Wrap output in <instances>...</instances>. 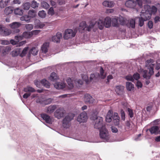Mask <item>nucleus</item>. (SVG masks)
I'll list each match as a JSON object with an SVG mask.
<instances>
[{"mask_svg":"<svg viewBox=\"0 0 160 160\" xmlns=\"http://www.w3.org/2000/svg\"><path fill=\"white\" fill-rule=\"evenodd\" d=\"M150 9V6L149 5H145L144 6V10H142L141 12L140 16L146 20H148L151 18L152 15L149 10Z\"/></svg>","mask_w":160,"mask_h":160,"instance_id":"f257e3e1","label":"nucleus"},{"mask_svg":"<svg viewBox=\"0 0 160 160\" xmlns=\"http://www.w3.org/2000/svg\"><path fill=\"white\" fill-rule=\"evenodd\" d=\"M75 114L73 113H69L63 118L62 121V125L64 128H68L69 126V122L73 119Z\"/></svg>","mask_w":160,"mask_h":160,"instance_id":"f03ea898","label":"nucleus"},{"mask_svg":"<svg viewBox=\"0 0 160 160\" xmlns=\"http://www.w3.org/2000/svg\"><path fill=\"white\" fill-rule=\"evenodd\" d=\"M103 118L101 117H98L95 120L94 128L96 129H99L102 128L103 127H105V125L103 124Z\"/></svg>","mask_w":160,"mask_h":160,"instance_id":"7ed1b4c3","label":"nucleus"},{"mask_svg":"<svg viewBox=\"0 0 160 160\" xmlns=\"http://www.w3.org/2000/svg\"><path fill=\"white\" fill-rule=\"evenodd\" d=\"M99 131V135L101 138L106 141L109 139V135L108 131L106 128L105 127H103L102 128L100 129Z\"/></svg>","mask_w":160,"mask_h":160,"instance_id":"20e7f679","label":"nucleus"},{"mask_svg":"<svg viewBox=\"0 0 160 160\" xmlns=\"http://www.w3.org/2000/svg\"><path fill=\"white\" fill-rule=\"evenodd\" d=\"M65 113V111L64 108L63 107H60L57 109L54 112V116L58 119H60L63 117Z\"/></svg>","mask_w":160,"mask_h":160,"instance_id":"39448f33","label":"nucleus"},{"mask_svg":"<svg viewBox=\"0 0 160 160\" xmlns=\"http://www.w3.org/2000/svg\"><path fill=\"white\" fill-rule=\"evenodd\" d=\"M76 33V31H73L71 29H68L65 32L64 38L65 39H68L69 38H71L75 36Z\"/></svg>","mask_w":160,"mask_h":160,"instance_id":"423d86ee","label":"nucleus"},{"mask_svg":"<svg viewBox=\"0 0 160 160\" xmlns=\"http://www.w3.org/2000/svg\"><path fill=\"white\" fill-rule=\"evenodd\" d=\"M88 119L87 113L85 112L81 113L78 117L77 121L80 123L86 122Z\"/></svg>","mask_w":160,"mask_h":160,"instance_id":"0eeeda50","label":"nucleus"},{"mask_svg":"<svg viewBox=\"0 0 160 160\" xmlns=\"http://www.w3.org/2000/svg\"><path fill=\"white\" fill-rule=\"evenodd\" d=\"M40 116L47 123L52 124V119L50 116L47 115V114L44 113L41 114Z\"/></svg>","mask_w":160,"mask_h":160,"instance_id":"6e6552de","label":"nucleus"},{"mask_svg":"<svg viewBox=\"0 0 160 160\" xmlns=\"http://www.w3.org/2000/svg\"><path fill=\"white\" fill-rule=\"evenodd\" d=\"M62 38V33L59 32H58L56 33V36H53L52 37V40L54 42L58 43L60 42V39Z\"/></svg>","mask_w":160,"mask_h":160,"instance_id":"1a4fd4ad","label":"nucleus"},{"mask_svg":"<svg viewBox=\"0 0 160 160\" xmlns=\"http://www.w3.org/2000/svg\"><path fill=\"white\" fill-rule=\"evenodd\" d=\"M136 5V2L133 0H129L126 2L125 5L126 7L131 8H134Z\"/></svg>","mask_w":160,"mask_h":160,"instance_id":"9d476101","label":"nucleus"},{"mask_svg":"<svg viewBox=\"0 0 160 160\" xmlns=\"http://www.w3.org/2000/svg\"><path fill=\"white\" fill-rule=\"evenodd\" d=\"M54 86L57 89H63L66 87V84L63 82H58L54 84Z\"/></svg>","mask_w":160,"mask_h":160,"instance_id":"9b49d317","label":"nucleus"},{"mask_svg":"<svg viewBox=\"0 0 160 160\" xmlns=\"http://www.w3.org/2000/svg\"><path fill=\"white\" fill-rule=\"evenodd\" d=\"M113 1L110 0H105L102 3L103 5L106 7L112 8L114 5Z\"/></svg>","mask_w":160,"mask_h":160,"instance_id":"f8f14e48","label":"nucleus"},{"mask_svg":"<svg viewBox=\"0 0 160 160\" xmlns=\"http://www.w3.org/2000/svg\"><path fill=\"white\" fill-rule=\"evenodd\" d=\"M124 87L122 86H117L115 87V91L118 94L121 95L124 92Z\"/></svg>","mask_w":160,"mask_h":160,"instance_id":"ddd939ff","label":"nucleus"},{"mask_svg":"<svg viewBox=\"0 0 160 160\" xmlns=\"http://www.w3.org/2000/svg\"><path fill=\"white\" fill-rule=\"evenodd\" d=\"M84 101L86 103H92L93 99L92 96L88 94H85L84 95Z\"/></svg>","mask_w":160,"mask_h":160,"instance_id":"4468645a","label":"nucleus"},{"mask_svg":"<svg viewBox=\"0 0 160 160\" xmlns=\"http://www.w3.org/2000/svg\"><path fill=\"white\" fill-rule=\"evenodd\" d=\"M159 128L157 126H153L150 128L149 130L151 134H155L158 133V131Z\"/></svg>","mask_w":160,"mask_h":160,"instance_id":"2eb2a0df","label":"nucleus"},{"mask_svg":"<svg viewBox=\"0 0 160 160\" xmlns=\"http://www.w3.org/2000/svg\"><path fill=\"white\" fill-rule=\"evenodd\" d=\"M113 112L112 111L109 110L108 112L106 118V121L107 122H110L112 119Z\"/></svg>","mask_w":160,"mask_h":160,"instance_id":"dca6fc26","label":"nucleus"},{"mask_svg":"<svg viewBox=\"0 0 160 160\" xmlns=\"http://www.w3.org/2000/svg\"><path fill=\"white\" fill-rule=\"evenodd\" d=\"M105 26L106 28H109L111 25V18L109 17H106L104 19Z\"/></svg>","mask_w":160,"mask_h":160,"instance_id":"f3484780","label":"nucleus"},{"mask_svg":"<svg viewBox=\"0 0 160 160\" xmlns=\"http://www.w3.org/2000/svg\"><path fill=\"white\" fill-rule=\"evenodd\" d=\"M11 50V47L9 46H7L6 47L2 46V53L3 54H5L9 52Z\"/></svg>","mask_w":160,"mask_h":160,"instance_id":"a211bd4d","label":"nucleus"},{"mask_svg":"<svg viewBox=\"0 0 160 160\" xmlns=\"http://www.w3.org/2000/svg\"><path fill=\"white\" fill-rule=\"evenodd\" d=\"M126 88L128 90L132 91L134 89V85L131 82H127L126 83Z\"/></svg>","mask_w":160,"mask_h":160,"instance_id":"6ab92c4d","label":"nucleus"},{"mask_svg":"<svg viewBox=\"0 0 160 160\" xmlns=\"http://www.w3.org/2000/svg\"><path fill=\"white\" fill-rule=\"evenodd\" d=\"M56 108V105H50L47 108V112L48 113H52Z\"/></svg>","mask_w":160,"mask_h":160,"instance_id":"aec40b11","label":"nucleus"},{"mask_svg":"<svg viewBox=\"0 0 160 160\" xmlns=\"http://www.w3.org/2000/svg\"><path fill=\"white\" fill-rule=\"evenodd\" d=\"M21 24L18 22H14L9 24V27L12 28H17L19 27Z\"/></svg>","mask_w":160,"mask_h":160,"instance_id":"412c9836","label":"nucleus"},{"mask_svg":"<svg viewBox=\"0 0 160 160\" xmlns=\"http://www.w3.org/2000/svg\"><path fill=\"white\" fill-rule=\"evenodd\" d=\"M10 0H1L0 2V7L4 8L8 5Z\"/></svg>","mask_w":160,"mask_h":160,"instance_id":"4be33fe9","label":"nucleus"},{"mask_svg":"<svg viewBox=\"0 0 160 160\" xmlns=\"http://www.w3.org/2000/svg\"><path fill=\"white\" fill-rule=\"evenodd\" d=\"M49 44L48 42H45L43 43L41 48V50L44 53H46L48 50V47Z\"/></svg>","mask_w":160,"mask_h":160,"instance_id":"5701e85b","label":"nucleus"},{"mask_svg":"<svg viewBox=\"0 0 160 160\" xmlns=\"http://www.w3.org/2000/svg\"><path fill=\"white\" fill-rule=\"evenodd\" d=\"M15 39L16 41H15L13 40H10L11 43L13 45H15L17 44V42H18L19 40L22 39V36H16L15 37Z\"/></svg>","mask_w":160,"mask_h":160,"instance_id":"b1692460","label":"nucleus"},{"mask_svg":"<svg viewBox=\"0 0 160 160\" xmlns=\"http://www.w3.org/2000/svg\"><path fill=\"white\" fill-rule=\"evenodd\" d=\"M22 36V38L23 37L25 38H30L32 36V32H25L23 33Z\"/></svg>","mask_w":160,"mask_h":160,"instance_id":"393cba45","label":"nucleus"},{"mask_svg":"<svg viewBox=\"0 0 160 160\" xmlns=\"http://www.w3.org/2000/svg\"><path fill=\"white\" fill-rule=\"evenodd\" d=\"M41 84L47 88H50V83L45 79H42L41 81Z\"/></svg>","mask_w":160,"mask_h":160,"instance_id":"a878e982","label":"nucleus"},{"mask_svg":"<svg viewBox=\"0 0 160 160\" xmlns=\"http://www.w3.org/2000/svg\"><path fill=\"white\" fill-rule=\"evenodd\" d=\"M97 23L98 28L100 30H102L104 26H105V24L103 20L99 19L97 21Z\"/></svg>","mask_w":160,"mask_h":160,"instance_id":"bb28decb","label":"nucleus"},{"mask_svg":"<svg viewBox=\"0 0 160 160\" xmlns=\"http://www.w3.org/2000/svg\"><path fill=\"white\" fill-rule=\"evenodd\" d=\"M11 33V30L7 29L5 27L4 30L0 34L3 36H8L10 35Z\"/></svg>","mask_w":160,"mask_h":160,"instance_id":"cd10ccee","label":"nucleus"},{"mask_svg":"<svg viewBox=\"0 0 160 160\" xmlns=\"http://www.w3.org/2000/svg\"><path fill=\"white\" fill-rule=\"evenodd\" d=\"M23 91L25 92H35V89L32 87H27L24 88Z\"/></svg>","mask_w":160,"mask_h":160,"instance_id":"c85d7f7f","label":"nucleus"},{"mask_svg":"<svg viewBox=\"0 0 160 160\" xmlns=\"http://www.w3.org/2000/svg\"><path fill=\"white\" fill-rule=\"evenodd\" d=\"M13 8L11 7H8L6 8L4 10V12L6 15L12 13L13 12Z\"/></svg>","mask_w":160,"mask_h":160,"instance_id":"c756f323","label":"nucleus"},{"mask_svg":"<svg viewBox=\"0 0 160 160\" xmlns=\"http://www.w3.org/2000/svg\"><path fill=\"white\" fill-rule=\"evenodd\" d=\"M31 19L28 15H25L20 18V20L21 21H25L28 22H30Z\"/></svg>","mask_w":160,"mask_h":160,"instance_id":"7c9ffc66","label":"nucleus"},{"mask_svg":"<svg viewBox=\"0 0 160 160\" xmlns=\"http://www.w3.org/2000/svg\"><path fill=\"white\" fill-rule=\"evenodd\" d=\"M87 26V25L85 22H82L80 23L79 29H82V30H86Z\"/></svg>","mask_w":160,"mask_h":160,"instance_id":"2f4dec72","label":"nucleus"},{"mask_svg":"<svg viewBox=\"0 0 160 160\" xmlns=\"http://www.w3.org/2000/svg\"><path fill=\"white\" fill-rule=\"evenodd\" d=\"M58 78V77L57 74L54 72H52L50 75V76L49 77V79L52 81H54L57 80Z\"/></svg>","mask_w":160,"mask_h":160,"instance_id":"473e14b6","label":"nucleus"},{"mask_svg":"<svg viewBox=\"0 0 160 160\" xmlns=\"http://www.w3.org/2000/svg\"><path fill=\"white\" fill-rule=\"evenodd\" d=\"M143 77L144 78L149 79L150 78V75L147 70H144L142 72Z\"/></svg>","mask_w":160,"mask_h":160,"instance_id":"72a5a7b5","label":"nucleus"},{"mask_svg":"<svg viewBox=\"0 0 160 160\" xmlns=\"http://www.w3.org/2000/svg\"><path fill=\"white\" fill-rule=\"evenodd\" d=\"M28 14L31 18H33L36 16V12L35 10H30L28 12Z\"/></svg>","mask_w":160,"mask_h":160,"instance_id":"f704fd0d","label":"nucleus"},{"mask_svg":"<svg viewBox=\"0 0 160 160\" xmlns=\"http://www.w3.org/2000/svg\"><path fill=\"white\" fill-rule=\"evenodd\" d=\"M39 4V3L33 0L30 3L31 7L33 8H36L38 7Z\"/></svg>","mask_w":160,"mask_h":160,"instance_id":"c9c22d12","label":"nucleus"},{"mask_svg":"<svg viewBox=\"0 0 160 160\" xmlns=\"http://www.w3.org/2000/svg\"><path fill=\"white\" fill-rule=\"evenodd\" d=\"M23 11L19 8H17L14 9V12L15 14L22 15L23 14Z\"/></svg>","mask_w":160,"mask_h":160,"instance_id":"e433bc0d","label":"nucleus"},{"mask_svg":"<svg viewBox=\"0 0 160 160\" xmlns=\"http://www.w3.org/2000/svg\"><path fill=\"white\" fill-rule=\"evenodd\" d=\"M67 82L70 89L73 87L74 85L71 78H68L67 80Z\"/></svg>","mask_w":160,"mask_h":160,"instance_id":"4c0bfd02","label":"nucleus"},{"mask_svg":"<svg viewBox=\"0 0 160 160\" xmlns=\"http://www.w3.org/2000/svg\"><path fill=\"white\" fill-rule=\"evenodd\" d=\"M41 6L44 8L48 9L49 8V5L46 2L43 1L41 2Z\"/></svg>","mask_w":160,"mask_h":160,"instance_id":"58836bf2","label":"nucleus"},{"mask_svg":"<svg viewBox=\"0 0 160 160\" xmlns=\"http://www.w3.org/2000/svg\"><path fill=\"white\" fill-rule=\"evenodd\" d=\"M100 77L101 78L104 79L106 77V74L104 73V70L102 67H101L100 69Z\"/></svg>","mask_w":160,"mask_h":160,"instance_id":"ea45409f","label":"nucleus"},{"mask_svg":"<svg viewBox=\"0 0 160 160\" xmlns=\"http://www.w3.org/2000/svg\"><path fill=\"white\" fill-rule=\"evenodd\" d=\"M95 24V23L91 22L90 23L88 27L87 26L86 30L88 32L90 31L91 29L93 28Z\"/></svg>","mask_w":160,"mask_h":160,"instance_id":"a19ab883","label":"nucleus"},{"mask_svg":"<svg viewBox=\"0 0 160 160\" xmlns=\"http://www.w3.org/2000/svg\"><path fill=\"white\" fill-rule=\"evenodd\" d=\"M153 66L154 64H152L150 65V67L149 68V72H148L150 75V78L151 76L153 74L154 72L153 71Z\"/></svg>","mask_w":160,"mask_h":160,"instance_id":"79ce46f5","label":"nucleus"},{"mask_svg":"<svg viewBox=\"0 0 160 160\" xmlns=\"http://www.w3.org/2000/svg\"><path fill=\"white\" fill-rule=\"evenodd\" d=\"M119 118L118 116V114L117 113H114V116H113L112 119L116 121V125H118L119 123Z\"/></svg>","mask_w":160,"mask_h":160,"instance_id":"37998d69","label":"nucleus"},{"mask_svg":"<svg viewBox=\"0 0 160 160\" xmlns=\"http://www.w3.org/2000/svg\"><path fill=\"white\" fill-rule=\"evenodd\" d=\"M20 52V50L18 49L14 50L12 52V56L13 57L17 56L19 54Z\"/></svg>","mask_w":160,"mask_h":160,"instance_id":"c03bdc74","label":"nucleus"},{"mask_svg":"<svg viewBox=\"0 0 160 160\" xmlns=\"http://www.w3.org/2000/svg\"><path fill=\"white\" fill-rule=\"evenodd\" d=\"M38 15L41 18H44L46 16V13L45 11L42 10L38 12Z\"/></svg>","mask_w":160,"mask_h":160,"instance_id":"a18cd8bd","label":"nucleus"},{"mask_svg":"<svg viewBox=\"0 0 160 160\" xmlns=\"http://www.w3.org/2000/svg\"><path fill=\"white\" fill-rule=\"evenodd\" d=\"M30 3L29 2H26L23 4V7L24 10H28L30 6Z\"/></svg>","mask_w":160,"mask_h":160,"instance_id":"49530a36","label":"nucleus"},{"mask_svg":"<svg viewBox=\"0 0 160 160\" xmlns=\"http://www.w3.org/2000/svg\"><path fill=\"white\" fill-rule=\"evenodd\" d=\"M149 11L151 13V14H155L157 11V8L156 7L153 6L150 9H149Z\"/></svg>","mask_w":160,"mask_h":160,"instance_id":"de8ad7c7","label":"nucleus"},{"mask_svg":"<svg viewBox=\"0 0 160 160\" xmlns=\"http://www.w3.org/2000/svg\"><path fill=\"white\" fill-rule=\"evenodd\" d=\"M135 21L133 19H131L130 20L129 25V27H131L132 28H134L135 27Z\"/></svg>","mask_w":160,"mask_h":160,"instance_id":"09e8293b","label":"nucleus"},{"mask_svg":"<svg viewBox=\"0 0 160 160\" xmlns=\"http://www.w3.org/2000/svg\"><path fill=\"white\" fill-rule=\"evenodd\" d=\"M30 52L34 55H37L38 51L35 47H33L30 50Z\"/></svg>","mask_w":160,"mask_h":160,"instance_id":"8fccbe9b","label":"nucleus"},{"mask_svg":"<svg viewBox=\"0 0 160 160\" xmlns=\"http://www.w3.org/2000/svg\"><path fill=\"white\" fill-rule=\"evenodd\" d=\"M112 24L113 26L116 27H118L119 26L118 21L116 19H114L112 20Z\"/></svg>","mask_w":160,"mask_h":160,"instance_id":"3c124183","label":"nucleus"},{"mask_svg":"<svg viewBox=\"0 0 160 160\" xmlns=\"http://www.w3.org/2000/svg\"><path fill=\"white\" fill-rule=\"evenodd\" d=\"M146 21L143 18L140 16V17L139 18V25L140 27H142L144 24V22Z\"/></svg>","mask_w":160,"mask_h":160,"instance_id":"603ef678","label":"nucleus"},{"mask_svg":"<svg viewBox=\"0 0 160 160\" xmlns=\"http://www.w3.org/2000/svg\"><path fill=\"white\" fill-rule=\"evenodd\" d=\"M33 26L32 24H27L25 25V28L28 31H31L33 28Z\"/></svg>","mask_w":160,"mask_h":160,"instance_id":"864d4df0","label":"nucleus"},{"mask_svg":"<svg viewBox=\"0 0 160 160\" xmlns=\"http://www.w3.org/2000/svg\"><path fill=\"white\" fill-rule=\"evenodd\" d=\"M28 47L25 48L22 51V53L20 54V56L22 57L23 56H25V54H26L28 50Z\"/></svg>","mask_w":160,"mask_h":160,"instance_id":"5fc2aeb1","label":"nucleus"},{"mask_svg":"<svg viewBox=\"0 0 160 160\" xmlns=\"http://www.w3.org/2000/svg\"><path fill=\"white\" fill-rule=\"evenodd\" d=\"M125 78L127 81H130L132 82L134 81V80L132 76L131 75L126 76L125 77Z\"/></svg>","mask_w":160,"mask_h":160,"instance_id":"6e6d98bb","label":"nucleus"},{"mask_svg":"<svg viewBox=\"0 0 160 160\" xmlns=\"http://www.w3.org/2000/svg\"><path fill=\"white\" fill-rule=\"evenodd\" d=\"M133 78L134 79L138 80L140 78V75L138 72H136L133 75Z\"/></svg>","mask_w":160,"mask_h":160,"instance_id":"4d7b16f0","label":"nucleus"},{"mask_svg":"<svg viewBox=\"0 0 160 160\" xmlns=\"http://www.w3.org/2000/svg\"><path fill=\"white\" fill-rule=\"evenodd\" d=\"M48 14L52 16L54 14V11L52 7H51L48 10Z\"/></svg>","mask_w":160,"mask_h":160,"instance_id":"13d9d810","label":"nucleus"},{"mask_svg":"<svg viewBox=\"0 0 160 160\" xmlns=\"http://www.w3.org/2000/svg\"><path fill=\"white\" fill-rule=\"evenodd\" d=\"M83 81L81 80H78L76 82V86L77 87H80L81 85L82 84Z\"/></svg>","mask_w":160,"mask_h":160,"instance_id":"bf43d9fd","label":"nucleus"},{"mask_svg":"<svg viewBox=\"0 0 160 160\" xmlns=\"http://www.w3.org/2000/svg\"><path fill=\"white\" fill-rule=\"evenodd\" d=\"M128 115L131 118H132L133 116V114L132 110L129 108H128Z\"/></svg>","mask_w":160,"mask_h":160,"instance_id":"052dcab7","label":"nucleus"},{"mask_svg":"<svg viewBox=\"0 0 160 160\" xmlns=\"http://www.w3.org/2000/svg\"><path fill=\"white\" fill-rule=\"evenodd\" d=\"M120 114L121 116L122 119L124 120L125 119V113L124 112L122 109H121L120 111Z\"/></svg>","mask_w":160,"mask_h":160,"instance_id":"680f3d73","label":"nucleus"},{"mask_svg":"<svg viewBox=\"0 0 160 160\" xmlns=\"http://www.w3.org/2000/svg\"><path fill=\"white\" fill-rule=\"evenodd\" d=\"M82 79L85 81L86 83H88L89 81L88 76L86 75H83L82 76Z\"/></svg>","mask_w":160,"mask_h":160,"instance_id":"e2e57ef3","label":"nucleus"},{"mask_svg":"<svg viewBox=\"0 0 160 160\" xmlns=\"http://www.w3.org/2000/svg\"><path fill=\"white\" fill-rule=\"evenodd\" d=\"M120 24L122 25H124L125 24V22L123 18L121 17L119 18V19Z\"/></svg>","mask_w":160,"mask_h":160,"instance_id":"0e129e2a","label":"nucleus"},{"mask_svg":"<svg viewBox=\"0 0 160 160\" xmlns=\"http://www.w3.org/2000/svg\"><path fill=\"white\" fill-rule=\"evenodd\" d=\"M148 26L149 28H153V23L151 21H149L148 22Z\"/></svg>","mask_w":160,"mask_h":160,"instance_id":"69168bd1","label":"nucleus"},{"mask_svg":"<svg viewBox=\"0 0 160 160\" xmlns=\"http://www.w3.org/2000/svg\"><path fill=\"white\" fill-rule=\"evenodd\" d=\"M114 11V10L113 9H107L105 12L106 13L109 14L112 13Z\"/></svg>","mask_w":160,"mask_h":160,"instance_id":"338daca9","label":"nucleus"},{"mask_svg":"<svg viewBox=\"0 0 160 160\" xmlns=\"http://www.w3.org/2000/svg\"><path fill=\"white\" fill-rule=\"evenodd\" d=\"M136 86H137V88H141L142 87V84L141 82L139 81H138L136 83Z\"/></svg>","mask_w":160,"mask_h":160,"instance_id":"774afa93","label":"nucleus"}]
</instances>
